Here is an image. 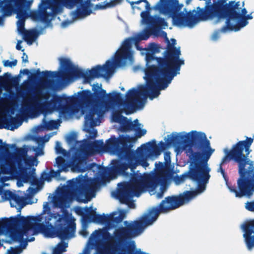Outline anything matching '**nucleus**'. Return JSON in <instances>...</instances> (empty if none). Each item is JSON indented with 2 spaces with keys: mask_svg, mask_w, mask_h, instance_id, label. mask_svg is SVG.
I'll return each instance as SVG.
<instances>
[{
  "mask_svg": "<svg viewBox=\"0 0 254 254\" xmlns=\"http://www.w3.org/2000/svg\"><path fill=\"white\" fill-rule=\"evenodd\" d=\"M54 135V133H50L48 134L45 135L43 137H39L36 138V140L37 143H41L43 145H45V143L48 142L50 138Z\"/></svg>",
  "mask_w": 254,
  "mask_h": 254,
  "instance_id": "obj_36",
  "label": "nucleus"
},
{
  "mask_svg": "<svg viewBox=\"0 0 254 254\" xmlns=\"http://www.w3.org/2000/svg\"><path fill=\"white\" fill-rule=\"evenodd\" d=\"M124 223L126 224H127V221H125L124 222Z\"/></svg>",
  "mask_w": 254,
  "mask_h": 254,
  "instance_id": "obj_57",
  "label": "nucleus"
},
{
  "mask_svg": "<svg viewBox=\"0 0 254 254\" xmlns=\"http://www.w3.org/2000/svg\"><path fill=\"white\" fill-rule=\"evenodd\" d=\"M80 234L84 238L87 237L89 234L88 231H87L86 226H85L84 223H83V229L80 232Z\"/></svg>",
  "mask_w": 254,
  "mask_h": 254,
  "instance_id": "obj_42",
  "label": "nucleus"
},
{
  "mask_svg": "<svg viewBox=\"0 0 254 254\" xmlns=\"http://www.w3.org/2000/svg\"><path fill=\"white\" fill-rule=\"evenodd\" d=\"M140 1H143L146 3L144 6L146 8V10L142 11L140 12V16L142 20L144 23L150 26V29H146L143 33L137 34L132 38H128V60H130L131 58V54L130 51V45L129 42L131 41H133L134 45L137 50H141L142 49L139 48V43L142 40H147L151 34L155 32L158 31L160 29L165 28L167 26V22L164 18L159 17L158 15H150V10H151L150 5L147 0H138L136 3Z\"/></svg>",
  "mask_w": 254,
  "mask_h": 254,
  "instance_id": "obj_13",
  "label": "nucleus"
},
{
  "mask_svg": "<svg viewBox=\"0 0 254 254\" xmlns=\"http://www.w3.org/2000/svg\"><path fill=\"white\" fill-rule=\"evenodd\" d=\"M2 63L3 65L5 67H13L16 65L17 61L16 60H13L12 61L9 60H4Z\"/></svg>",
  "mask_w": 254,
  "mask_h": 254,
  "instance_id": "obj_39",
  "label": "nucleus"
},
{
  "mask_svg": "<svg viewBox=\"0 0 254 254\" xmlns=\"http://www.w3.org/2000/svg\"><path fill=\"white\" fill-rule=\"evenodd\" d=\"M159 58H164V56L163 57H155L153 53H149L147 52L146 54L145 59L146 61L147 64H149L153 61H156L157 63V65H149L146 69L145 70V76H146V73L147 71L152 67H154L156 70H161V67H160V64H159Z\"/></svg>",
  "mask_w": 254,
  "mask_h": 254,
  "instance_id": "obj_31",
  "label": "nucleus"
},
{
  "mask_svg": "<svg viewBox=\"0 0 254 254\" xmlns=\"http://www.w3.org/2000/svg\"><path fill=\"white\" fill-rule=\"evenodd\" d=\"M112 5L110 3L107 2L106 4L104 3H99L96 5V8L97 9H104L106 8L111 7Z\"/></svg>",
  "mask_w": 254,
  "mask_h": 254,
  "instance_id": "obj_40",
  "label": "nucleus"
},
{
  "mask_svg": "<svg viewBox=\"0 0 254 254\" xmlns=\"http://www.w3.org/2000/svg\"><path fill=\"white\" fill-rule=\"evenodd\" d=\"M52 133H54V135H55V134H56L57 132H53Z\"/></svg>",
  "mask_w": 254,
  "mask_h": 254,
  "instance_id": "obj_56",
  "label": "nucleus"
},
{
  "mask_svg": "<svg viewBox=\"0 0 254 254\" xmlns=\"http://www.w3.org/2000/svg\"><path fill=\"white\" fill-rule=\"evenodd\" d=\"M72 12V11H71L70 14V16L72 18V20H64L63 22H62L61 23V27L62 28H65L67 27L68 26L72 24L75 21L78 20V19H83L82 18H76V19L73 18V17H72V16H71Z\"/></svg>",
  "mask_w": 254,
  "mask_h": 254,
  "instance_id": "obj_37",
  "label": "nucleus"
},
{
  "mask_svg": "<svg viewBox=\"0 0 254 254\" xmlns=\"http://www.w3.org/2000/svg\"><path fill=\"white\" fill-rule=\"evenodd\" d=\"M22 123V119L13 117L10 115H6L0 118V129L14 130L21 126Z\"/></svg>",
  "mask_w": 254,
  "mask_h": 254,
  "instance_id": "obj_28",
  "label": "nucleus"
},
{
  "mask_svg": "<svg viewBox=\"0 0 254 254\" xmlns=\"http://www.w3.org/2000/svg\"><path fill=\"white\" fill-rule=\"evenodd\" d=\"M55 150L57 154H62L64 156H67L68 152L63 149L62 144L59 141H56L55 145Z\"/></svg>",
  "mask_w": 254,
  "mask_h": 254,
  "instance_id": "obj_35",
  "label": "nucleus"
},
{
  "mask_svg": "<svg viewBox=\"0 0 254 254\" xmlns=\"http://www.w3.org/2000/svg\"><path fill=\"white\" fill-rule=\"evenodd\" d=\"M68 243L62 241L59 243L53 250V254H62L66 251Z\"/></svg>",
  "mask_w": 254,
  "mask_h": 254,
  "instance_id": "obj_33",
  "label": "nucleus"
},
{
  "mask_svg": "<svg viewBox=\"0 0 254 254\" xmlns=\"http://www.w3.org/2000/svg\"><path fill=\"white\" fill-rule=\"evenodd\" d=\"M163 192L162 191L160 190V191L157 193L156 196L158 198H161L163 197Z\"/></svg>",
  "mask_w": 254,
  "mask_h": 254,
  "instance_id": "obj_49",
  "label": "nucleus"
},
{
  "mask_svg": "<svg viewBox=\"0 0 254 254\" xmlns=\"http://www.w3.org/2000/svg\"><path fill=\"white\" fill-rule=\"evenodd\" d=\"M161 70L151 67L146 73V84H140L137 88L128 91V115L131 114L144 106L148 97L150 99L158 97L160 90L166 89L175 76L180 74L164 67Z\"/></svg>",
  "mask_w": 254,
  "mask_h": 254,
  "instance_id": "obj_8",
  "label": "nucleus"
},
{
  "mask_svg": "<svg viewBox=\"0 0 254 254\" xmlns=\"http://www.w3.org/2000/svg\"><path fill=\"white\" fill-rule=\"evenodd\" d=\"M6 145L9 146L11 148H14L16 147L15 144H7Z\"/></svg>",
  "mask_w": 254,
  "mask_h": 254,
  "instance_id": "obj_51",
  "label": "nucleus"
},
{
  "mask_svg": "<svg viewBox=\"0 0 254 254\" xmlns=\"http://www.w3.org/2000/svg\"><path fill=\"white\" fill-rule=\"evenodd\" d=\"M151 149V150L149 151V155L150 156H154V155H151L150 153L151 152L152 149L151 147H150L149 149L147 151H143V153L141 155H139L136 154L135 155H132L130 158L128 159V168H130L131 170V173L129 174L128 173V177H130L131 178L132 175L133 174H139L140 176H142L141 173L139 172L138 171H137L135 172V169L136 166L138 165H141L144 168H146L149 166V163H148L146 158H138V157H141L143 156L144 152L149 151V149ZM154 156H157L154 155Z\"/></svg>",
  "mask_w": 254,
  "mask_h": 254,
  "instance_id": "obj_25",
  "label": "nucleus"
},
{
  "mask_svg": "<svg viewBox=\"0 0 254 254\" xmlns=\"http://www.w3.org/2000/svg\"><path fill=\"white\" fill-rule=\"evenodd\" d=\"M87 210L86 211V212H88V211H89V208H87Z\"/></svg>",
  "mask_w": 254,
  "mask_h": 254,
  "instance_id": "obj_55",
  "label": "nucleus"
},
{
  "mask_svg": "<svg viewBox=\"0 0 254 254\" xmlns=\"http://www.w3.org/2000/svg\"><path fill=\"white\" fill-rule=\"evenodd\" d=\"M38 191V190L37 188L29 187L27 190V192L28 194H31V195H34V194H36V193H37Z\"/></svg>",
  "mask_w": 254,
  "mask_h": 254,
  "instance_id": "obj_44",
  "label": "nucleus"
},
{
  "mask_svg": "<svg viewBox=\"0 0 254 254\" xmlns=\"http://www.w3.org/2000/svg\"><path fill=\"white\" fill-rule=\"evenodd\" d=\"M35 169L26 166L21 163L5 154L0 153V202L8 200L11 207L19 208L27 204L36 203L37 198H27L21 191H11L3 190V188L9 186L7 182L17 178V186L21 187L24 183H32L35 180Z\"/></svg>",
  "mask_w": 254,
  "mask_h": 254,
  "instance_id": "obj_5",
  "label": "nucleus"
},
{
  "mask_svg": "<svg viewBox=\"0 0 254 254\" xmlns=\"http://www.w3.org/2000/svg\"><path fill=\"white\" fill-rule=\"evenodd\" d=\"M41 90H38L36 93H33L27 97L25 100L21 101L18 109L21 114L31 119L37 118L41 115H43L44 118L41 124L35 126L32 128L31 131L33 133L57 129L60 127L61 123L60 120H50L47 117L54 111L59 112L61 119L68 121L69 120L62 118L61 113L65 108L70 107L72 104V103L69 102V99H75V94L73 96L66 98V105L63 106L62 100L60 97L56 96L50 99L47 95L43 94Z\"/></svg>",
  "mask_w": 254,
  "mask_h": 254,
  "instance_id": "obj_6",
  "label": "nucleus"
},
{
  "mask_svg": "<svg viewBox=\"0 0 254 254\" xmlns=\"http://www.w3.org/2000/svg\"><path fill=\"white\" fill-rule=\"evenodd\" d=\"M108 217L109 216H106L104 214L99 215L97 214L95 212H92L84 217L83 223H85V221H88L90 222H95L106 225V222L108 220Z\"/></svg>",
  "mask_w": 254,
  "mask_h": 254,
  "instance_id": "obj_30",
  "label": "nucleus"
},
{
  "mask_svg": "<svg viewBox=\"0 0 254 254\" xmlns=\"http://www.w3.org/2000/svg\"><path fill=\"white\" fill-rule=\"evenodd\" d=\"M245 207L248 210L254 212V201H248L245 203Z\"/></svg>",
  "mask_w": 254,
  "mask_h": 254,
  "instance_id": "obj_41",
  "label": "nucleus"
},
{
  "mask_svg": "<svg viewBox=\"0 0 254 254\" xmlns=\"http://www.w3.org/2000/svg\"><path fill=\"white\" fill-rule=\"evenodd\" d=\"M219 37V33L218 32H216L214 33L213 35V40H216Z\"/></svg>",
  "mask_w": 254,
  "mask_h": 254,
  "instance_id": "obj_50",
  "label": "nucleus"
},
{
  "mask_svg": "<svg viewBox=\"0 0 254 254\" xmlns=\"http://www.w3.org/2000/svg\"><path fill=\"white\" fill-rule=\"evenodd\" d=\"M44 145L38 143V146L24 145L17 149L16 153L7 151L5 155L18 161L21 160V163L26 166L32 168L34 166H37L39 161L37 157L44 154Z\"/></svg>",
  "mask_w": 254,
  "mask_h": 254,
  "instance_id": "obj_16",
  "label": "nucleus"
},
{
  "mask_svg": "<svg viewBox=\"0 0 254 254\" xmlns=\"http://www.w3.org/2000/svg\"><path fill=\"white\" fill-rule=\"evenodd\" d=\"M155 168L157 171L155 174L144 173L143 176L133 174L132 175L138 178L139 180L146 187L149 188L150 190H153L156 188L157 181L163 184L170 177L169 172L162 162L156 163Z\"/></svg>",
  "mask_w": 254,
  "mask_h": 254,
  "instance_id": "obj_20",
  "label": "nucleus"
},
{
  "mask_svg": "<svg viewBox=\"0 0 254 254\" xmlns=\"http://www.w3.org/2000/svg\"><path fill=\"white\" fill-rule=\"evenodd\" d=\"M193 132L198 134H205L203 132H197L195 130H192L190 132L187 134H181V133L176 134V133H173L171 135H168L167 136V138L166 140V143L162 141L159 142V145L160 146V147L161 149V150H165L166 149L167 145V146L173 145L174 146H176L179 148H186L189 146L193 147L194 148V145H193L191 144V142H190V141H189L190 142L189 143L188 145H187V146H185V143H184V142H183L182 144H181L180 145L178 144H175V142L176 141V140L178 138V139H180V140H185L186 138L183 137L185 136H188L187 137H188V139H189V140H190V137H191V135L192 134H193Z\"/></svg>",
  "mask_w": 254,
  "mask_h": 254,
  "instance_id": "obj_24",
  "label": "nucleus"
},
{
  "mask_svg": "<svg viewBox=\"0 0 254 254\" xmlns=\"http://www.w3.org/2000/svg\"><path fill=\"white\" fill-rule=\"evenodd\" d=\"M150 190L149 188L146 187L136 177L132 175L128 181V209H135L136 204L132 197H138L141 193L146 190Z\"/></svg>",
  "mask_w": 254,
  "mask_h": 254,
  "instance_id": "obj_22",
  "label": "nucleus"
},
{
  "mask_svg": "<svg viewBox=\"0 0 254 254\" xmlns=\"http://www.w3.org/2000/svg\"><path fill=\"white\" fill-rule=\"evenodd\" d=\"M240 1L231 0L228 3L226 0H213L211 4L206 6L213 19L220 20L225 19L226 15L232 9L240 6Z\"/></svg>",
  "mask_w": 254,
  "mask_h": 254,
  "instance_id": "obj_21",
  "label": "nucleus"
},
{
  "mask_svg": "<svg viewBox=\"0 0 254 254\" xmlns=\"http://www.w3.org/2000/svg\"><path fill=\"white\" fill-rule=\"evenodd\" d=\"M245 233L243 237L245 239V242L249 250H252L254 248V236H252L253 232L243 228Z\"/></svg>",
  "mask_w": 254,
  "mask_h": 254,
  "instance_id": "obj_32",
  "label": "nucleus"
},
{
  "mask_svg": "<svg viewBox=\"0 0 254 254\" xmlns=\"http://www.w3.org/2000/svg\"><path fill=\"white\" fill-rule=\"evenodd\" d=\"M46 0H42L38 10L32 11L30 10L33 0H19L18 4L15 5L14 8L16 11V17L18 19L16 22L18 33L22 35L23 40L29 46L32 45L36 41L39 35L45 33V27L41 28L39 30L36 29L27 30L25 28L26 19L30 16L35 21L48 24L58 14H55L51 18L49 17V15L52 13V8L50 6H47Z\"/></svg>",
  "mask_w": 254,
  "mask_h": 254,
  "instance_id": "obj_9",
  "label": "nucleus"
},
{
  "mask_svg": "<svg viewBox=\"0 0 254 254\" xmlns=\"http://www.w3.org/2000/svg\"><path fill=\"white\" fill-rule=\"evenodd\" d=\"M133 131L135 133L133 136L128 135V159H129L132 155H135L136 154L141 155L143 151H147L150 147H151L152 150L150 153L151 155L159 156L161 153V149L156 143V141L153 140L152 142H148L145 144H143L140 147L134 151L132 149L134 144L137 142L138 138L141 137L146 133L145 129L141 128V124L139 123L138 119H135L133 121L131 119H128V131Z\"/></svg>",
  "mask_w": 254,
  "mask_h": 254,
  "instance_id": "obj_15",
  "label": "nucleus"
},
{
  "mask_svg": "<svg viewBox=\"0 0 254 254\" xmlns=\"http://www.w3.org/2000/svg\"><path fill=\"white\" fill-rule=\"evenodd\" d=\"M150 51L154 53L159 51V47L155 43H151L150 45Z\"/></svg>",
  "mask_w": 254,
  "mask_h": 254,
  "instance_id": "obj_45",
  "label": "nucleus"
},
{
  "mask_svg": "<svg viewBox=\"0 0 254 254\" xmlns=\"http://www.w3.org/2000/svg\"><path fill=\"white\" fill-rule=\"evenodd\" d=\"M27 224L19 228V233L21 234L19 240H13L12 242H18L19 245L10 250H7L8 254H20L26 248L28 242L34 241L33 236L39 233L47 238L58 236L62 240L71 239L75 236V224L72 221L71 215L66 210H64L60 214L52 212L49 202H44L41 214L35 216H27Z\"/></svg>",
  "mask_w": 254,
  "mask_h": 254,
  "instance_id": "obj_4",
  "label": "nucleus"
},
{
  "mask_svg": "<svg viewBox=\"0 0 254 254\" xmlns=\"http://www.w3.org/2000/svg\"><path fill=\"white\" fill-rule=\"evenodd\" d=\"M19 0H3L0 1V26H3L4 18L15 13V6L19 3Z\"/></svg>",
  "mask_w": 254,
  "mask_h": 254,
  "instance_id": "obj_26",
  "label": "nucleus"
},
{
  "mask_svg": "<svg viewBox=\"0 0 254 254\" xmlns=\"http://www.w3.org/2000/svg\"><path fill=\"white\" fill-rule=\"evenodd\" d=\"M121 89L122 90V91H125V89L124 87H121Z\"/></svg>",
  "mask_w": 254,
  "mask_h": 254,
  "instance_id": "obj_53",
  "label": "nucleus"
},
{
  "mask_svg": "<svg viewBox=\"0 0 254 254\" xmlns=\"http://www.w3.org/2000/svg\"><path fill=\"white\" fill-rule=\"evenodd\" d=\"M47 6L52 8V13L49 17L52 18L55 14L63 12L64 7L72 9L75 6V10L72 11L71 16L73 18H85L92 12V5L90 0H46Z\"/></svg>",
  "mask_w": 254,
  "mask_h": 254,
  "instance_id": "obj_14",
  "label": "nucleus"
},
{
  "mask_svg": "<svg viewBox=\"0 0 254 254\" xmlns=\"http://www.w3.org/2000/svg\"><path fill=\"white\" fill-rule=\"evenodd\" d=\"M118 19L120 21L123 22L126 24V22H125L120 16H118Z\"/></svg>",
  "mask_w": 254,
  "mask_h": 254,
  "instance_id": "obj_52",
  "label": "nucleus"
},
{
  "mask_svg": "<svg viewBox=\"0 0 254 254\" xmlns=\"http://www.w3.org/2000/svg\"><path fill=\"white\" fill-rule=\"evenodd\" d=\"M193 133L190 140L187 139L188 136H185L183 137L186 138L185 140L178 138L175 144L180 145L184 142L186 146L190 141L191 144L194 145L195 149L201 151H194L191 147L189 148L188 155L190 160L189 169L181 178V181L183 180L184 177H187L197 182L198 183V189L201 192L205 189V185L210 178V169L208 166L207 162L215 150L211 147L210 141L207 138L205 134Z\"/></svg>",
  "mask_w": 254,
  "mask_h": 254,
  "instance_id": "obj_7",
  "label": "nucleus"
},
{
  "mask_svg": "<svg viewBox=\"0 0 254 254\" xmlns=\"http://www.w3.org/2000/svg\"><path fill=\"white\" fill-rule=\"evenodd\" d=\"M166 40L167 45L164 52V58L159 59L160 66L180 72L181 66L185 64V61L180 58L181 55L180 48L175 47L176 40L175 39H171V43L167 38Z\"/></svg>",
  "mask_w": 254,
  "mask_h": 254,
  "instance_id": "obj_17",
  "label": "nucleus"
},
{
  "mask_svg": "<svg viewBox=\"0 0 254 254\" xmlns=\"http://www.w3.org/2000/svg\"><path fill=\"white\" fill-rule=\"evenodd\" d=\"M59 61V71H41L39 68L33 70L34 73L25 84L28 94L22 97V101L38 90H41L43 94L50 98L48 90L62 89L79 78H83L84 83L89 84L96 78L103 77L106 79H110L116 69L124 67L127 64V38H125L115 55L103 65H97L91 69H83L74 64L68 57H60Z\"/></svg>",
  "mask_w": 254,
  "mask_h": 254,
  "instance_id": "obj_2",
  "label": "nucleus"
},
{
  "mask_svg": "<svg viewBox=\"0 0 254 254\" xmlns=\"http://www.w3.org/2000/svg\"><path fill=\"white\" fill-rule=\"evenodd\" d=\"M22 59L23 62L25 63H28V56L25 53H23Z\"/></svg>",
  "mask_w": 254,
  "mask_h": 254,
  "instance_id": "obj_48",
  "label": "nucleus"
},
{
  "mask_svg": "<svg viewBox=\"0 0 254 254\" xmlns=\"http://www.w3.org/2000/svg\"><path fill=\"white\" fill-rule=\"evenodd\" d=\"M93 92L84 90L75 94V99L70 98L71 106L61 113L65 120L79 119L85 114L84 130L87 132V140L97 137V130L94 127L99 126L104 114L112 111V122L118 123L119 137L112 136L106 141L100 152L105 150L110 154L117 155L118 159L113 160L110 167L99 169L96 178H81L72 180L53 197L55 207L62 212L70 206L73 200L86 203L96 196V192L101 186H106L118 176H127V92L122 94L117 90L108 93L103 89L101 83L91 84Z\"/></svg>",
  "mask_w": 254,
  "mask_h": 254,
  "instance_id": "obj_1",
  "label": "nucleus"
},
{
  "mask_svg": "<svg viewBox=\"0 0 254 254\" xmlns=\"http://www.w3.org/2000/svg\"><path fill=\"white\" fill-rule=\"evenodd\" d=\"M247 10L246 8H241L239 6L237 8L232 9L231 11L226 15V24L223 26L220 31L225 32L228 30L237 31L241 28L246 26L248 19H252L251 14L247 15Z\"/></svg>",
  "mask_w": 254,
  "mask_h": 254,
  "instance_id": "obj_19",
  "label": "nucleus"
},
{
  "mask_svg": "<svg viewBox=\"0 0 254 254\" xmlns=\"http://www.w3.org/2000/svg\"><path fill=\"white\" fill-rule=\"evenodd\" d=\"M254 137H246L234 145L222 158L217 170L236 197H250L254 193V162L249 155Z\"/></svg>",
  "mask_w": 254,
  "mask_h": 254,
  "instance_id": "obj_3",
  "label": "nucleus"
},
{
  "mask_svg": "<svg viewBox=\"0 0 254 254\" xmlns=\"http://www.w3.org/2000/svg\"><path fill=\"white\" fill-rule=\"evenodd\" d=\"M54 166L58 167V170L55 171L51 169L49 170L47 168L42 173L41 178L44 181L50 182L53 178H55L57 180H60V173L62 172H67L68 171L69 166L67 162L61 157L58 156L56 159V162Z\"/></svg>",
  "mask_w": 254,
  "mask_h": 254,
  "instance_id": "obj_23",
  "label": "nucleus"
},
{
  "mask_svg": "<svg viewBox=\"0 0 254 254\" xmlns=\"http://www.w3.org/2000/svg\"><path fill=\"white\" fill-rule=\"evenodd\" d=\"M183 6V4H180L178 0H159L153 8L171 17L174 24L178 26L192 27L199 21L213 20L207 7L200 8V6H197L196 10L190 11L185 14L180 12Z\"/></svg>",
  "mask_w": 254,
  "mask_h": 254,
  "instance_id": "obj_11",
  "label": "nucleus"
},
{
  "mask_svg": "<svg viewBox=\"0 0 254 254\" xmlns=\"http://www.w3.org/2000/svg\"><path fill=\"white\" fill-rule=\"evenodd\" d=\"M66 141L69 145L78 147L72 156V162L73 170L77 172L87 171L89 168L87 162L88 157L100 153L103 148V140L91 141L84 139L78 141L73 134L67 135Z\"/></svg>",
  "mask_w": 254,
  "mask_h": 254,
  "instance_id": "obj_12",
  "label": "nucleus"
},
{
  "mask_svg": "<svg viewBox=\"0 0 254 254\" xmlns=\"http://www.w3.org/2000/svg\"><path fill=\"white\" fill-rule=\"evenodd\" d=\"M164 160L166 164H170L171 162L170 153L166 152L164 154Z\"/></svg>",
  "mask_w": 254,
  "mask_h": 254,
  "instance_id": "obj_46",
  "label": "nucleus"
},
{
  "mask_svg": "<svg viewBox=\"0 0 254 254\" xmlns=\"http://www.w3.org/2000/svg\"><path fill=\"white\" fill-rule=\"evenodd\" d=\"M169 180H167L165 183L164 184H162L161 182H160V181H157V185H156V187L159 185L160 184V186H161V188H160V191H162L163 192V193H164V192L166 191V185L167 184V183H168V181Z\"/></svg>",
  "mask_w": 254,
  "mask_h": 254,
  "instance_id": "obj_43",
  "label": "nucleus"
},
{
  "mask_svg": "<svg viewBox=\"0 0 254 254\" xmlns=\"http://www.w3.org/2000/svg\"><path fill=\"white\" fill-rule=\"evenodd\" d=\"M95 248L94 254H126L127 251V227L115 230L114 236L108 232L95 230L90 235L83 253L90 254V250Z\"/></svg>",
  "mask_w": 254,
  "mask_h": 254,
  "instance_id": "obj_10",
  "label": "nucleus"
},
{
  "mask_svg": "<svg viewBox=\"0 0 254 254\" xmlns=\"http://www.w3.org/2000/svg\"><path fill=\"white\" fill-rule=\"evenodd\" d=\"M111 195L121 203L127 204V182L119 183L117 189L112 191Z\"/></svg>",
  "mask_w": 254,
  "mask_h": 254,
  "instance_id": "obj_29",
  "label": "nucleus"
},
{
  "mask_svg": "<svg viewBox=\"0 0 254 254\" xmlns=\"http://www.w3.org/2000/svg\"><path fill=\"white\" fill-rule=\"evenodd\" d=\"M26 217H10L0 218V236L4 235L8 239L6 242L11 244L13 240H19L21 234L19 233V228L28 223Z\"/></svg>",
  "mask_w": 254,
  "mask_h": 254,
  "instance_id": "obj_18",
  "label": "nucleus"
},
{
  "mask_svg": "<svg viewBox=\"0 0 254 254\" xmlns=\"http://www.w3.org/2000/svg\"><path fill=\"white\" fill-rule=\"evenodd\" d=\"M2 142V140L1 139H0V143H1Z\"/></svg>",
  "mask_w": 254,
  "mask_h": 254,
  "instance_id": "obj_59",
  "label": "nucleus"
},
{
  "mask_svg": "<svg viewBox=\"0 0 254 254\" xmlns=\"http://www.w3.org/2000/svg\"><path fill=\"white\" fill-rule=\"evenodd\" d=\"M244 5H245V2L243 1V2H242V7H244Z\"/></svg>",
  "mask_w": 254,
  "mask_h": 254,
  "instance_id": "obj_54",
  "label": "nucleus"
},
{
  "mask_svg": "<svg viewBox=\"0 0 254 254\" xmlns=\"http://www.w3.org/2000/svg\"><path fill=\"white\" fill-rule=\"evenodd\" d=\"M22 42V41L18 40L16 46V48L17 50H21L22 51H24V49H22V47L21 46Z\"/></svg>",
  "mask_w": 254,
  "mask_h": 254,
  "instance_id": "obj_47",
  "label": "nucleus"
},
{
  "mask_svg": "<svg viewBox=\"0 0 254 254\" xmlns=\"http://www.w3.org/2000/svg\"><path fill=\"white\" fill-rule=\"evenodd\" d=\"M138 1V0H137L136 1H128V2L130 3V5L131 6V8L132 9L133 13H134L135 12L136 10H137L138 11H141V12L142 11L146 10V8L145 7H144V6L146 5V3L144 2V4L141 5L140 3L142 1H140V2H138V3H136V2H137Z\"/></svg>",
  "mask_w": 254,
  "mask_h": 254,
  "instance_id": "obj_34",
  "label": "nucleus"
},
{
  "mask_svg": "<svg viewBox=\"0 0 254 254\" xmlns=\"http://www.w3.org/2000/svg\"><path fill=\"white\" fill-rule=\"evenodd\" d=\"M243 228L250 230V231L254 233V219L251 220L245 223L243 225Z\"/></svg>",
  "mask_w": 254,
  "mask_h": 254,
  "instance_id": "obj_38",
  "label": "nucleus"
},
{
  "mask_svg": "<svg viewBox=\"0 0 254 254\" xmlns=\"http://www.w3.org/2000/svg\"><path fill=\"white\" fill-rule=\"evenodd\" d=\"M24 71H28V70L27 69H24Z\"/></svg>",
  "mask_w": 254,
  "mask_h": 254,
  "instance_id": "obj_58",
  "label": "nucleus"
},
{
  "mask_svg": "<svg viewBox=\"0 0 254 254\" xmlns=\"http://www.w3.org/2000/svg\"><path fill=\"white\" fill-rule=\"evenodd\" d=\"M127 213V210L124 209L119 208L117 211L110 214H106L109 216L108 220L106 222V227L107 229L117 228L118 224L121 223L125 218Z\"/></svg>",
  "mask_w": 254,
  "mask_h": 254,
  "instance_id": "obj_27",
  "label": "nucleus"
}]
</instances>
